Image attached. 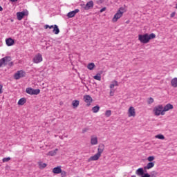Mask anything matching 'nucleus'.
<instances>
[{
  "instance_id": "nucleus-26",
  "label": "nucleus",
  "mask_w": 177,
  "mask_h": 177,
  "mask_svg": "<svg viewBox=\"0 0 177 177\" xmlns=\"http://www.w3.org/2000/svg\"><path fill=\"white\" fill-rule=\"evenodd\" d=\"M95 67V63L92 62L88 64L87 68L88 70H93Z\"/></svg>"
},
{
  "instance_id": "nucleus-36",
  "label": "nucleus",
  "mask_w": 177,
  "mask_h": 177,
  "mask_svg": "<svg viewBox=\"0 0 177 177\" xmlns=\"http://www.w3.org/2000/svg\"><path fill=\"white\" fill-rule=\"evenodd\" d=\"M8 161H10V157L3 158V162H8Z\"/></svg>"
},
{
  "instance_id": "nucleus-50",
  "label": "nucleus",
  "mask_w": 177,
  "mask_h": 177,
  "mask_svg": "<svg viewBox=\"0 0 177 177\" xmlns=\"http://www.w3.org/2000/svg\"><path fill=\"white\" fill-rule=\"evenodd\" d=\"M131 177H136V176H135V175H133V176H131Z\"/></svg>"
},
{
  "instance_id": "nucleus-13",
  "label": "nucleus",
  "mask_w": 177,
  "mask_h": 177,
  "mask_svg": "<svg viewBox=\"0 0 177 177\" xmlns=\"http://www.w3.org/2000/svg\"><path fill=\"white\" fill-rule=\"evenodd\" d=\"M91 145L92 146H95V145H97V137L95 136H92L91 138Z\"/></svg>"
},
{
  "instance_id": "nucleus-49",
  "label": "nucleus",
  "mask_w": 177,
  "mask_h": 177,
  "mask_svg": "<svg viewBox=\"0 0 177 177\" xmlns=\"http://www.w3.org/2000/svg\"><path fill=\"white\" fill-rule=\"evenodd\" d=\"M3 10V8H2V6H0V12H2Z\"/></svg>"
},
{
  "instance_id": "nucleus-15",
  "label": "nucleus",
  "mask_w": 177,
  "mask_h": 177,
  "mask_svg": "<svg viewBox=\"0 0 177 177\" xmlns=\"http://www.w3.org/2000/svg\"><path fill=\"white\" fill-rule=\"evenodd\" d=\"M26 16V12H19L17 13V20H21Z\"/></svg>"
},
{
  "instance_id": "nucleus-24",
  "label": "nucleus",
  "mask_w": 177,
  "mask_h": 177,
  "mask_svg": "<svg viewBox=\"0 0 177 177\" xmlns=\"http://www.w3.org/2000/svg\"><path fill=\"white\" fill-rule=\"evenodd\" d=\"M99 110H100V106H99V105H96L92 108L93 113H98Z\"/></svg>"
},
{
  "instance_id": "nucleus-11",
  "label": "nucleus",
  "mask_w": 177,
  "mask_h": 177,
  "mask_svg": "<svg viewBox=\"0 0 177 177\" xmlns=\"http://www.w3.org/2000/svg\"><path fill=\"white\" fill-rule=\"evenodd\" d=\"M78 12H80L79 9H75L73 11H71L67 14V17L70 19L71 17H74V16H75V15H77V13H78Z\"/></svg>"
},
{
  "instance_id": "nucleus-16",
  "label": "nucleus",
  "mask_w": 177,
  "mask_h": 177,
  "mask_svg": "<svg viewBox=\"0 0 177 177\" xmlns=\"http://www.w3.org/2000/svg\"><path fill=\"white\" fill-rule=\"evenodd\" d=\"M6 44L7 46H12L15 44V40L12 38H8L6 40Z\"/></svg>"
},
{
  "instance_id": "nucleus-31",
  "label": "nucleus",
  "mask_w": 177,
  "mask_h": 177,
  "mask_svg": "<svg viewBox=\"0 0 177 177\" xmlns=\"http://www.w3.org/2000/svg\"><path fill=\"white\" fill-rule=\"evenodd\" d=\"M156 139H160L162 140H164L165 139V137H164V135L162 134H158L156 136Z\"/></svg>"
},
{
  "instance_id": "nucleus-17",
  "label": "nucleus",
  "mask_w": 177,
  "mask_h": 177,
  "mask_svg": "<svg viewBox=\"0 0 177 177\" xmlns=\"http://www.w3.org/2000/svg\"><path fill=\"white\" fill-rule=\"evenodd\" d=\"M155 162H149L147 166L144 167V169H151L154 167Z\"/></svg>"
},
{
  "instance_id": "nucleus-2",
  "label": "nucleus",
  "mask_w": 177,
  "mask_h": 177,
  "mask_svg": "<svg viewBox=\"0 0 177 177\" xmlns=\"http://www.w3.org/2000/svg\"><path fill=\"white\" fill-rule=\"evenodd\" d=\"M124 15V8L120 7L119 10L117 11V12L115 14L112 19V21L113 23H117L119 19H121L122 17V15Z\"/></svg>"
},
{
  "instance_id": "nucleus-4",
  "label": "nucleus",
  "mask_w": 177,
  "mask_h": 177,
  "mask_svg": "<svg viewBox=\"0 0 177 177\" xmlns=\"http://www.w3.org/2000/svg\"><path fill=\"white\" fill-rule=\"evenodd\" d=\"M12 61V57L10 56H6L4 57L3 58L0 59V68L2 67L3 66H8V63L9 62Z\"/></svg>"
},
{
  "instance_id": "nucleus-43",
  "label": "nucleus",
  "mask_w": 177,
  "mask_h": 177,
  "mask_svg": "<svg viewBox=\"0 0 177 177\" xmlns=\"http://www.w3.org/2000/svg\"><path fill=\"white\" fill-rule=\"evenodd\" d=\"M110 96H114V91H110Z\"/></svg>"
},
{
  "instance_id": "nucleus-48",
  "label": "nucleus",
  "mask_w": 177,
  "mask_h": 177,
  "mask_svg": "<svg viewBox=\"0 0 177 177\" xmlns=\"http://www.w3.org/2000/svg\"><path fill=\"white\" fill-rule=\"evenodd\" d=\"M10 2H17L18 0H10Z\"/></svg>"
},
{
  "instance_id": "nucleus-9",
  "label": "nucleus",
  "mask_w": 177,
  "mask_h": 177,
  "mask_svg": "<svg viewBox=\"0 0 177 177\" xmlns=\"http://www.w3.org/2000/svg\"><path fill=\"white\" fill-rule=\"evenodd\" d=\"M84 100L86 103H87V106H91V103L93 101V100L91 97V95H86L84 96Z\"/></svg>"
},
{
  "instance_id": "nucleus-47",
  "label": "nucleus",
  "mask_w": 177,
  "mask_h": 177,
  "mask_svg": "<svg viewBox=\"0 0 177 177\" xmlns=\"http://www.w3.org/2000/svg\"><path fill=\"white\" fill-rule=\"evenodd\" d=\"M55 28V25H52V26H50V27H49V28L50 29V28Z\"/></svg>"
},
{
  "instance_id": "nucleus-25",
  "label": "nucleus",
  "mask_w": 177,
  "mask_h": 177,
  "mask_svg": "<svg viewBox=\"0 0 177 177\" xmlns=\"http://www.w3.org/2000/svg\"><path fill=\"white\" fill-rule=\"evenodd\" d=\"M94 80L97 81H102V75L100 73H97L96 75L93 76Z\"/></svg>"
},
{
  "instance_id": "nucleus-7",
  "label": "nucleus",
  "mask_w": 177,
  "mask_h": 177,
  "mask_svg": "<svg viewBox=\"0 0 177 177\" xmlns=\"http://www.w3.org/2000/svg\"><path fill=\"white\" fill-rule=\"evenodd\" d=\"M174 109V105L170 103L167 104L165 107H163V110L162 111V115H165V111H169V110H172Z\"/></svg>"
},
{
  "instance_id": "nucleus-45",
  "label": "nucleus",
  "mask_w": 177,
  "mask_h": 177,
  "mask_svg": "<svg viewBox=\"0 0 177 177\" xmlns=\"http://www.w3.org/2000/svg\"><path fill=\"white\" fill-rule=\"evenodd\" d=\"M10 67H12V66H13V62H10V64H8Z\"/></svg>"
},
{
  "instance_id": "nucleus-3",
  "label": "nucleus",
  "mask_w": 177,
  "mask_h": 177,
  "mask_svg": "<svg viewBox=\"0 0 177 177\" xmlns=\"http://www.w3.org/2000/svg\"><path fill=\"white\" fill-rule=\"evenodd\" d=\"M138 40L141 44H149L150 42L149 40V34L146 33L145 35H139Z\"/></svg>"
},
{
  "instance_id": "nucleus-27",
  "label": "nucleus",
  "mask_w": 177,
  "mask_h": 177,
  "mask_svg": "<svg viewBox=\"0 0 177 177\" xmlns=\"http://www.w3.org/2000/svg\"><path fill=\"white\" fill-rule=\"evenodd\" d=\"M38 165H39L40 169H44V168H46L47 165H46V163H44L42 162H39Z\"/></svg>"
},
{
  "instance_id": "nucleus-12",
  "label": "nucleus",
  "mask_w": 177,
  "mask_h": 177,
  "mask_svg": "<svg viewBox=\"0 0 177 177\" xmlns=\"http://www.w3.org/2000/svg\"><path fill=\"white\" fill-rule=\"evenodd\" d=\"M84 8L85 10H89L91 8H93V2L92 1L87 2V3L85 5Z\"/></svg>"
},
{
  "instance_id": "nucleus-21",
  "label": "nucleus",
  "mask_w": 177,
  "mask_h": 177,
  "mask_svg": "<svg viewBox=\"0 0 177 177\" xmlns=\"http://www.w3.org/2000/svg\"><path fill=\"white\" fill-rule=\"evenodd\" d=\"M26 102H27V100L24 97H22L18 101V104L19 106H24Z\"/></svg>"
},
{
  "instance_id": "nucleus-14",
  "label": "nucleus",
  "mask_w": 177,
  "mask_h": 177,
  "mask_svg": "<svg viewBox=\"0 0 177 177\" xmlns=\"http://www.w3.org/2000/svg\"><path fill=\"white\" fill-rule=\"evenodd\" d=\"M136 174L138 176H143L145 175V171L143 170V168L140 167L137 169L136 171Z\"/></svg>"
},
{
  "instance_id": "nucleus-32",
  "label": "nucleus",
  "mask_w": 177,
  "mask_h": 177,
  "mask_svg": "<svg viewBox=\"0 0 177 177\" xmlns=\"http://www.w3.org/2000/svg\"><path fill=\"white\" fill-rule=\"evenodd\" d=\"M40 93H41V90L33 88L32 95H39Z\"/></svg>"
},
{
  "instance_id": "nucleus-37",
  "label": "nucleus",
  "mask_w": 177,
  "mask_h": 177,
  "mask_svg": "<svg viewBox=\"0 0 177 177\" xmlns=\"http://www.w3.org/2000/svg\"><path fill=\"white\" fill-rule=\"evenodd\" d=\"M148 161H149V162H151V161H153L154 160V156H149L147 158Z\"/></svg>"
},
{
  "instance_id": "nucleus-8",
  "label": "nucleus",
  "mask_w": 177,
  "mask_h": 177,
  "mask_svg": "<svg viewBox=\"0 0 177 177\" xmlns=\"http://www.w3.org/2000/svg\"><path fill=\"white\" fill-rule=\"evenodd\" d=\"M42 55H41V53H38L34 57L32 62L36 64H38V63H41V62H42Z\"/></svg>"
},
{
  "instance_id": "nucleus-35",
  "label": "nucleus",
  "mask_w": 177,
  "mask_h": 177,
  "mask_svg": "<svg viewBox=\"0 0 177 177\" xmlns=\"http://www.w3.org/2000/svg\"><path fill=\"white\" fill-rule=\"evenodd\" d=\"M154 102V99L153 97H149V100L147 101L148 104H151V103Z\"/></svg>"
},
{
  "instance_id": "nucleus-40",
  "label": "nucleus",
  "mask_w": 177,
  "mask_h": 177,
  "mask_svg": "<svg viewBox=\"0 0 177 177\" xmlns=\"http://www.w3.org/2000/svg\"><path fill=\"white\" fill-rule=\"evenodd\" d=\"M88 128H84L82 129V133H85V132H87Z\"/></svg>"
},
{
  "instance_id": "nucleus-20",
  "label": "nucleus",
  "mask_w": 177,
  "mask_h": 177,
  "mask_svg": "<svg viewBox=\"0 0 177 177\" xmlns=\"http://www.w3.org/2000/svg\"><path fill=\"white\" fill-rule=\"evenodd\" d=\"M53 32L56 35H57V34H59V32H60V30L59 29V26H57V25H54Z\"/></svg>"
},
{
  "instance_id": "nucleus-22",
  "label": "nucleus",
  "mask_w": 177,
  "mask_h": 177,
  "mask_svg": "<svg viewBox=\"0 0 177 177\" xmlns=\"http://www.w3.org/2000/svg\"><path fill=\"white\" fill-rule=\"evenodd\" d=\"M53 174H62V168L57 167L53 169Z\"/></svg>"
},
{
  "instance_id": "nucleus-29",
  "label": "nucleus",
  "mask_w": 177,
  "mask_h": 177,
  "mask_svg": "<svg viewBox=\"0 0 177 177\" xmlns=\"http://www.w3.org/2000/svg\"><path fill=\"white\" fill-rule=\"evenodd\" d=\"M26 93H28V95H32L33 88H27L26 89Z\"/></svg>"
},
{
  "instance_id": "nucleus-41",
  "label": "nucleus",
  "mask_w": 177,
  "mask_h": 177,
  "mask_svg": "<svg viewBox=\"0 0 177 177\" xmlns=\"http://www.w3.org/2000/svg\"><path fill=\"white\" fill-rule=\"evenodd\" d=\"M2 88H3V86L2 85L0 84V93H3V91H2Z\"/></svg>"
},
{
  "instance_id": "nucleus-44",
  "label": "nucleus",
  "mask_w": 177,
  "mask_h": 177,
  "mask_svg": "<svg viewBox=\"0 0 177 177\" xmlns=\"http://www.w3.org/2000/svg\"><path fill=\"white\" fill-rule=\"evenodd\" d=\"M49 27H50L49 25H46V26H44V28H46V30L47 28H49Z\"/></svg>"
},
{
  "instance_id": "nucleus-10",
  "label": "nucleus",
  "mask_w": 177,
  "mask_h": 177,
  "mask_svg": "<svg viewBox=\"0 0 177 177\" xmlns=\"http://www.w3.org/2000/svg\"><path fill=\"white\" fill-rule=\"evenodd\" d=\"M135 115H136L135 108L133 106H130L128 110V117H135Z\"/></svg>"
},
{
  "instance_id": "nucleus-46",
  "label": "nucleus",
  "mask_w": 177,
  "mask_h": 177,
  "mask_svg": "<svg viewBox=\"0 0 177 177\" xmlns=\"http://www.w3.org/2000/svg\"><path fill=\"white\" fill-rule=\"evenodd\" d=\"M62 175L63 177H64V176H66V172H62Z\"/></svg>"
},
{
  "instance_id": "nucleus-1",
  "label": "nucleus",
  "mask_w": 177,
  "mask_h": 177,
  "mask_svg": "<svg viewBox=\"0 0 177 177\" xmlns=\"http://www.w3.org/2000/svg\"><path fill=\"white\" fill-rule=\"evenodd\" d=\"M103 151H104V144H100L97 148V153L94 156H91L88 161H97V160L100 158Z\"/></svg>"
},
{
  "instance_id": "nucleus-38",
  "label": "nucleus",
  "mask_w": 177,
  "mask_h": 177,
  "mask_svg": "<svg viewBox=\"0 0 177 177\" xmlns=\"http://www.w3.org/2000/svg\"><path fill=\"white\" fill-rule=\"evenodd\" d=\"M141 177H150V174H149L148 173L145 174L143 176H142Z\"/></svg>"
},
{
  "instance_id": "nucleus-34",
  "label": "nucleus",
  "mask_w": 177,
  "mask_h": 177,
  "mask_svg": "<svg viewBox=\"0 0 177 177\" xmlns=\"http://www.w3.org/2000/svg\"><path fill=\"white\" fill-rule=\"evenodd\" d=\"M158 173L156 172V171H151L150 175V177H157Z\"/></svg>"
},
{
  "instance_id": "nucleus-42",
  "label": "nucleus",
  "mask_w": 177,
  "mask_h": 177,
  "mask_svg": "<svg viewBox=\"0 0 177 177\" xmlns=\"http://www.w3.org/2000/svg\"><path fill=\"white\" fill-rule=\"evenodd\" d=\"M175 15H176V12H172V13L171 14L170 17H175Z\"/></svg>"
},
{
  "instance_id": "nucleus-28",
  "label": "nucleus",
  "mask_w": 177,
  "mask_h": 177,
  "mask_svg": "<svg viewBox=\"0 0 177 177\" xmlns=\"http://www.w3.org/2000/svg\"><path fill=\"white\" fill-rule=\"evenodd\" d=\"M114 86H118V82L115 80L113 82V84H110V88L111 89H113V88H114Z\"/></svg>"
},
{
  "instance_id": "nucleus-23",
  "label": "nucleus",
  "mask_w": 177,
  "mask_h": 177,
  "mask_svg": "<svg viewBox=\"0 0 177 177\" xmlns=\"http://www.w3.org/2000/svg\"><path fill=\"white\" fill-rule=\"evenodd\" d=\"M72 105L73 106L74 109H77L78 106H80V101L79 100H73L72 102Z\"/></svg>"
},
{
  "instance_id": "nucleus-5",
  "label": "nucleus",
  "mask_w": 177,
  "mask_h": 177,
  "mask_svg": "<svg viewBox=\"0 0 177 177\" xmlns=\"http://www.w3.org/2000/svg\"><path fill=\"white\" fill-rule=\"evenodd\" d=\"M164 106L162 105H158L153 109V113L155 115H162V110Z\"/></svg>"
},
{
  "instance_id": "nucleus-39",
  "label": "nucleus",
  "mask_w": 177,
  "mask_h": 177,
  "mask_svg": "<svg viewBox=\"0 0 177 177\" xmlns=\"http://www.w3.org/2000/svg\"><path fill=\"white\" fill-rule=\"evenodd\" d=\"M106 10V7H104V8H102L100 10V13H102V12H104Z\"/></svg>"
},
{
  "instance_id": "nucleus-30",
  "label": "nucleus",
  "mask_w": 177,
  "mask_h": 177,
  "mask_svg": "<svg viewBox=\"0 0 177 177\" xmlns=\"http://www.w3.org/2000/svg\"><path fill=\"white\" fill-rule=\"evenodd\" d=\"M156 38V34L151 33L150 35H148V39L150 41V39H154Z\"/></svg>"
},
{
  "instance_id": "nucleus-19",
  "label": "nucleus",
  "mask_w": 177,
  "mask_h": 177,
  "mask_svg": "<svg viewBox=\"0 0 177 177\" xmlns=\"http://www.w3.org/2000/svg\"><path fill=\"white\" fill-rule=\"evenodd\" d=\"M171 86L177 88V77H174L171 81Z\"/></svg>"
},
{
  "instance_id": "nucleus-18",
  "label": "nucleus",
  "mask_w": 177,
  "mask_h": 177,
  "mask_svg": "<svg viewBox=\"0 0 177 177\" xmlns=\"http://www.w3.org/2000/svg\"><path fill=\"white\" fill-rule=\"evenodd\" d=\"M57 151H59L58 149H55L54 151H50L47 153V156H50L51 157H53V156H56V154H57Z\"/></svg>"
},
{
  "instance_id": "nucleus-33",
  "label": "nucleus",
  "mask_w": 177,
  "mask_h": 177,
  "mask_svg": "<svg viewBox=\"0 0 177 177\" xmlns=\"http://www.w3.org/2000/svg\"><path fill=\"white\" fill-rule=\"evenodd\" d=\"M111 115V110H107L105 112V116L106 117H110Z\"/></svg>"
},
{
  "instance_id": "nucleus-6",
  "label": "nucleus",
  "mask_w": 177,
  "mask_h": 177,
  "mask_svg": "<svg viewBox=\"0 0 177 177\" xmlns=\"http://www.w3.org/2000/svg\"><path fill=\"white\" fill-rule=\"evenodd\" d=\"M24 77H26V72L23 70L18 71L14 75L15 80H20V78H24Z\"/></svg>"
}]
</instances>
